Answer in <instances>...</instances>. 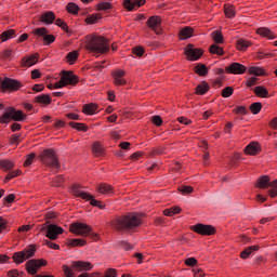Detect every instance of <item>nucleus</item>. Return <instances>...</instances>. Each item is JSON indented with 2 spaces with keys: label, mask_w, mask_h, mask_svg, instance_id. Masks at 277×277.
<instances>
[{
  "label": "nucleus",
  "mask_w": 277,
  "mask_h": 277,
  "mask_svg": "<svg viewBox=\"0 0 277 277\" xmlns=\"http://www.w3.org/2000/svg\"><path fill=\"white\" fill-rule=\"evenodd\" d=\"M110 226L117 233H133L135 228L142 226V217L137 213L130 212L114 219Z\"/></svg>",
  "instance_id": "f257e3e1"
},
{
  "label": "nucleus",
  "mask_w": 277,
  "mask_h": 277,
  "mask_svg": "<svg viewBox=\"0 0 277 277\" xmlns=\"http://www.w3.org/2000/svg\"><path fill=\"white\" fill-rule=\"evenodd\" d=\"M84 49L89 53L103 55L109 51V39L98 35H88L84 39Z\"/></svg>",
  "instance_id": "f03ea898"
},
{
  "label": "nucleus",
  "mask_w": 277,
  "mask_h": 277,
  "mask_svg": "<svg viewBox=\"0 0 277 277\" xmlns=\"http://www.w3.org/2000/svg\"><path fill=\"white\" fill-rule=\"evenodd\" d=\"M39 160L47 168H53L54 170H60V158H57V153L53 148L44 149L39 155Z\"/></svg>",
  "instance_id": "7ed1b4c3"
},
{
  "label": "nucleus",
  "mask_w": 277,
  "mask_h": 277,
  "mask_svg": "<svg viewBox=\"0 0 277 277\" xmlns=\"http://www.w3.org/2000/svg\"><path fill=\"white\" fill-rule=\"evenodd\" d=\"M25 122L27 115H24L23 110H17L13 106L5 109V113L0 117V124H10V122Z\"/></svg>",
  "instance_id": "20e7f679"
},
{
  "label": "nucleus",
  "mask_w": 277,
  "mask_h": 277,
  "mask_svg": "<svg viewBox=\"0 0 277 277\" xmlns=\"http://www.w3.org/2000/svg\"><path fill=\"white\" fill-rule=\"evenodd\" d=\"M77 83H79V78L74 71L63 70L61 79L54 83V90L66 88V85H77Z\"/></svg>",
  "instance_id": "39448f33"
},
{
  "label": "nucleus",
  "mask_w": 277,
  "mask_h": 277,
  "mask_svg": "<svg viewBox=\"0 0 277 277\" xmlns=\"http://www.w3.org/2000/svg\"><path fill=\"white\" fill-rule=\"evenodd\" d=\"M256 187H259V189H268L269 187L271 189L268 190V195L271 198L277 197V180L271 182L269 176L263 175L258 179Z\"/></svg>",
  "instance_id": "423d86ee"
},
{
  "label": "nucleus",
  "mask_w": 277,
  "mask_h": 277,
  "mask_svg": "<svg viewBox=\"0 0 277 277\" xmlns=\"http://www.w3.org/2000/svg\"><path fill=\"white\" fill-rule=\"evenodd\" d=\"M34 256H36V246L31 245L29 248H26L23 251L15 252L12 259L13 263L21 265Z\"/></svg>",
  "instance_id": "0eeeda50"
},
{
  "label": "nucleus",
  "mask_w": 277,
  "mask_h": 277,
  "mask_svg": "<svg viewBox=\"0 0 277 277\" xmlns=\"http://www.w3.org/2000/svg\"><path fill=\"white\" fill-rule=\"evenodd\" d=\"M23 88V82L12 79V78H4L0 82V92L5 94V92H18Z\"/></svg>",
  "instance_id": "6e6552de"
},
{
  "label": "nucleus",
  "mask_w": 277,
  "mask_h": 277,
  "mask_svg": "<svg viewBox=\"0 0 277 277\" xmlns=\"http://www.w3.org/2000/svg\"><path fill=\"white\" fill-rule=\"evenodd\" d=\"M69 233L77 235L78 237H90L92 234V226L85 223H72L69 225Z\"/></svg>",
  "instance_id": "1a4fd4ad"
},
{
  "label": "nucleus",
  "mask_w": 277,
  "mask_h": 277,
  "mask_svg": "<svg viewBox=\"0 0 277 277\" xmlns=\"http://www.w3.org/2000/svg\"><path fill=\"white\" fill-rule=\"evenodd\" d=\"M48 262L44 259H32L26 262V272L29 276H36L40 267H47Z\"/></svg>",
  "instance_id": "9d476101"
},
{
  "label": "nucleus",
  "mask_w": 277,
  "mask_h": 277,
  "mask_svg": "<svg viewBox=\"0 0 277 277\" xmlns=\"http://www.w3.org/2000/svg\"><path fill=\"white\" fill-rule=\"evenodd\" d=\"M161 23H162L161 16L153 15L147 19L146 25L148 29L154 31L157 36H161L162 34Z\"/></svg>",
  "instance_id": "9b49d317"
},
{
  "label": "nucleus",
  "mask_w": 277,
  "mask_h": 277,
  "mask_svg": "<svg viewBox=\"0 0 277 277\" xmlns=\"http://www.w3.org/2000/svg\"><path fill=\"white\" fill-rule=\"evenodd\" d=\"M49 30L45 27L36 28L34 30V36H38V38H43V44L49 47V44H53L55 42L54 35H48Z\"/></svg>",
  "instance_id": "f8f14e48"
},
{
  "label": "nucleus",
  "mask_w": 277,
  "mask_h": 277,
  "mask_svg": "<svg viewBox=\"0 0 277 277\" xmlns=\"http://www.w3.org/2000/svg\"><path fill=\"white\" fill-rule=\"evenodd\" d=\"M190 230H194V233H197L198 235H215V228L212 225H205L202 223L190 226Z\"/></svg>",
  "instance_id": "ddd939ff"
},
{
  "label": "nucleus",
  "mask_w": 277,
  "mask_h": 277,
  "mask_svg": "<svg viewBox=\"0 0 277 277\" xmlns=\"http://www.w3.org/2000/svg\"><path fill=\"white\" fill-rule=\"evenodd\" d=\"M60 235H64V229L62 226H57L55 224H50L47 227V234L45 237L50 239L51 241H55L58 239Z\"/></svg>",
  "instance_id": "4468645a"
},
{
  "label": "nucleus",
  "mask_w": 277,
  "mask_h": 277,
  "mask_svg": "<svg viewBox=\"0 0 277 277\" xmlns=\"http://www.w3.org/2000/svg\"><path fill=\"white\" fill-rule=\"evenodd\" d=\"M70 194L72 196H75L76 198H81V200H85V202H88L89 198H92V195L89 193H85L83 190V186H81L79 184H72L70 186Z\"/></svg>",
  "instance_id": "2eb2a0df"
},
{
  "label": "nucleus",
  "mask_w": 277,
  "mask_h": 277,
  "mask_svg": "<svg viewBox=\"0 0 277 277\" xmlns=\"http://www.w3.org/2000/svg\"><path fill=\"white\" fill-rule=\"evenodd\" d=\"M126 75H127V71L124 69H117L113 71L111 77H113L114 85H118V87L127 85V79H124Z\"/></svg>",
  "instance_id": "dca6fc26"
},
{
  "label": "nucleus",
  "mask_w": 277,
  "mask_h": 277,
  "mask_svg": "<svg viewBox=\"0 0 277 277\" xmlns=\"http://www.w3.org/2000/svg\"><path fill=\"white\" fill-rule=\"evenodd\" d=\"M187 60L190 62H198L200 57H202V50L194 48V45L188 44L186 50H185Z\"/></svg>",
  "instance_id": "f3484780"
},
{
  "label": "nucleus",
  "mask_w": 277,
  "mask_h": 277,
  "mask_svg": "<svg viewBox=\"0 0 277 277\" xmlns=\"http://www.w3.org/2000/svg\"><path fill=\"white\" fill-rule=\"evenodd\" d=\"M94 265L90 262H83V261H74L71 263V269L74 272H91L93 269Z\"/></svg>",
  "instance_id": "a211bd4d"
},
{
  "label": "nucleus",
  "mask_w": 277,
  "mask_h": 277,
  "mask_svg": "<svg viewBox=\"0 0 277 277\" xmlns=\"http://www.w3.org/2000/svg\"><path fill=\"white\" fill-rule=\"evenodd\" d=\"M40 60V54L34 53L29 56H25L21 61L22 68H31V66H36V63Z\"/></svg>",
  "instance_id": "6ab92c4d"
},
{
  "label": "nucleus",
  "mask_w": 277,
  "mask_h": 277,
  "mask_svg": "<svg viewBox=\"0 0 277 277\" xmlns=\"http://www.w3.org/2000/svg\"><path fill=\"white\" fill-rule=\"evenodd\" d=\"M226 72L229 75H243L247 68L241 63H233L229 66L225 67Z\"/></svg>",
  "instance_id": "aec40b11"
},
{
  "label": "nucleus",
  "mask_w": 277,
  "mask_h": 277,
  "mask_svg": "<svg viewBox=\"0 0 277 277\" xmlns=\"http://www.w3.org/2000/svg\"><path fill=\"white\" fill-rule=\"evenodd\" d=\"M146 4V0H124L123 8L131 12V10H135V8H142V5Z\"/></svg>",
  "instance_id": "412c9836"
},
{
  "label": "nucleus",
  "mask_w": 277,
  "mask_h": 277,
  "mask_svg": "<svg viewBox=\"0 0 277 277\" xmlns=\"http://www.w3.org/2000/svg\"><path fill=\"white\" fill-rule=\"evenodd\" d=\"M96 192L103 194L104 196H114V186L107 183H101L96 186Z\"/></svg>",
  "instance_id": "4be33fe9"
},
{
  "label": "nucleus",
  "mask_w": 277,
  "mask_h": 277,
  "mask_svg": "<svg viewBox=\"0 0 277 277\" xmlns=\"http://www.w3.org/2000/svg\"><path fill=\"white\" fill-rule=\"evenodd\" d=\"M40 23H43V25H53L55 23V13L53 11L42 13L40 15Z\"/></svg>",
  "instance_id": "5701e85b"
},
{
  "label": "nucleus",
  "mask_w": 277,
  "mask_h": 277,
  "mask_svg": "<svg viewBox=\"0 0 277 277\" xmlns=\"http://www.w3.org/2000/svg\"><path fill=\"white\" fill-rule=\"evenodd\" d=\"M35 103L38 105H42L43 107H47L53 103V98H51V95L49 94H40L35 97Z\"/></svg>",
  "instance_id": "b1692460"
},
{
  "label": "nucleus",
  "mask_w": 277,
  "mask_h": 277,
  "mask_svg": "<svg viewBox=\"0 0 277 277\" xmlns=\"http://www.w3.org/2000/svg\"><path fill=\"white\" fill-rule=\"evenodd\" d=\"M193 36H194V28L189 26L182 28L177 34L179 40H189V38H192Z\"/></svg>",
  "instance_id": "393cba45"
},
{
  "label": "nucleus",
  "mask_w": 277,
  "mask_h": 277,
  "mask_svg": "<svg viewBox=\"0 0 277 277\" xmlns=\"http://www.w3.org/2000/svg\"><path fill=\"white\" fill-rule=\"evenodd\" d=\"M88 245V240L83 238H69L67 239V246L69 248H83V246Z\"/></svg>",
  "instance_id": "a878e982"
},
{
  "label": "nucleus",
  "mask_w": 277,
  "mask_h": 277,
  "mask_svg": "<svg viewBox=\"0 0 277 277\" xmlns=\"http://www.w3.org/2000/svg\"><path fill=\"white\" fill-rule=\"evenodd\" d=\"M91 150L94 157H103L105 155V148H103V144L100 141L92 144Z\"/></svg>",
  "instance_id": "bb28decb"
},
{
  "label": "nucleus",
  "mask_w": 277,
  "mask_h": 277,
  "mask_svg": "<svg viewBox=\"0 0 277 277\" xmlns=\"http://www.w3.org/2000/svg\"><path fill=\"white\" fill-rule=\"evenodd\" d=\"M256 34L259 36H263V38H268V40H274L276 38V35H274V32L267 27L258 28Z\"/></svg>",
  "instance_id": "cd10ccee"
},
{
  "label": "nucleus",
  "mask_w": 277,
  "mask_h": 277,
  "mask_svg": "<svg viewBox=\"0 0 277 277\" xmlns=\"http://www.w3.org/2000/svg\"><path fill=\"white\" fill-rule=\"evenodd\" d=\"M96 109H98V105L94 103L85 104L82 107V114H85V116H94V114H96Z\"/></svg>",
  "instance_id": "c85d7f7f"
},
{
  "label": "nucleus",
  "mask_w": 277,
  "mask_h": 277,
  "mask_svg": "<svg viewBox=\"0 0 277 277\" xmlns=\"http://www.w3.org/2000/svg\"><path fill=\"white\" fill-rule=\"evenodd\" d=\"M255 96L260 98H269V91L265 89L263 85H258L253 89Z\"/></svg>",
  "instance_id": "c756f323"
},
{
  "label": "nucleus",
  "mask_w": 277,
  "mask_h": 277,
  "mask_svg": "<svg viewBox=\"0 0 277 277\" xmlns=\"http://www.w3.org/2000/svg\"><path fill=\"white\" fill-rule=\"evenodd\" d=\"M65 10L68 14H71V16H77V14H79V10L80 8L78 6L77 3L75 2H69L67 3V5L65 6Z\"/></svg>",
  "instance_id": "7c9ffc66"
},
{
  "label": "nucleus",
  "mask_w": 277,
  "mask_h": 277,
  "mask_svg": "<svg viewBox=\"0 0 277 277\" xmlns=\"http://www.w3.org/2000/svg\"><path fill=\"white\" fill-rule=\"evenodd\" d=\"M101 18H103V14L93 13L84 19V23H87V25H96V23H98V21H101Z\"/></svg>",
  "instance_id": "2f4dec72"
},
{
  "label": "nucleus",
  "mask_w": 277,
  "mask_h": 277,
  "mask_svg": "<svg viewBox=\"0 0 277 277\" xmlns=\"http://www.w3.org/2000/svg\"><path fill=\"white\" fill-rule=\"evenodd\" d=\"M248 75H253L254 77L265 76V69L256 66H251L248 68Z\"/></svg>",
  "instance_id": "473e14b6"
},
{
  "label": "nucleus",
  "mask_w": 277,
  "mask_h": 277,
  "mask_svg": "<svg viewBox=\"0 0 277 277\" xmlns=\"http://www.w3.org/2000/svg\"><path fill=\"white\" fill-rule=\"evenodd\" d=\"M224 12L226 18H235L237 11L235 10V6L232 4H225L224 5Z\"/></svg>",
  "instance_id": "72a5a7b5"
},
{
  "label": "nucleus",
  "mask_w": 277,
  "mask_h": 277,
  "mask_svg": "<svg viewBox=\"0 0 277 277\" xmlns=\"http://www.w3.org/2000/svg\"><path fill=\"white\" fill-rule=\"evenodd\" d=\"M0 168L4 172H9V170H12L14 168V161L8 160V159H1L0 160Z\"/></svg>",
  "instance_id": "f704fd0d"
},
{
  "label": "nucleus",
  "mask_w": 277,
  "mask_h": 277,
  "mask_svg": "<svg viewBox=\"0 0 277 277\" xmlns=\"http://www.w3.org/2000/svg\"><path fill=\"white\" fill-rule=\"evenodd\" d=\"M13 36H16V30H14V29H9V30L3 31V32L0 35V40H1V42H8V40H11V38H12Z\"/></svg>",
  "instance_id": "c9c22d12"
},
{
  "label": "nucleus",
  "mask_w": 277,
  "mask_h": 277,
  "mask_svg": "<svg viewBox=\"0 0 277 277\" xmlns=\"http://www.w3.org/2000/svg\"><path fill=\"white\" fill-rule=\"evenodd\" d=\"M68 126L71 128V129H76V131H82L83 133H87L88 131V126H85V123H79V122H75V121H70L68 123Z\"/></svg>",
  "instance_id": "e433bc0d"
},
{
  "label": "nucleus",
  "mask_w": 277,
  "mask_h": 277,
  "mask_svg": "<svg viewBox=\"0 0 277 277\" xmlns=\"http://www.w3.org/2000/svg\"><path fill=\"white\" fill-rule=\"evenodd\" d=\"M247 155H258L259 154V143H251L245 148Z\"/></svg>",
  "instance_id": "4c0bfd02"
},
{
  "label": "nucleus",
  "mask_w": 277,
  "mask_h": 277,
  "mask_svg": "<svg viewBox=\"0 0 277 277\" xmlns=\"http://www.w3.org/2000/svg\"><path fill=\"white\" fill-rule=\"evenodd\" d=\"M22 174H23V171H21V169H16L15 171H10L4 177L3 183H10L12 179H16V176H21Z\"/></svg>",
  "instance_id": "58836bf2"
},
{
  "label": "nucleus",
  "mask_w": 277,
  "mask_h": 277,
  "mask_svg": "<svg viewBox=\"0 0 277 277\" xmlns=\"http://www.w3.org/2000/svg\"><path fill=\"white\" fill-rule=\"evenodd\" d=\"M256 250H259V246L248 247L240 253V259H248V256H250V254L253 252H256Z\"/></svg>",
  "instance_id": "ea45409f"
},
{
  "label": "nucleus",
  "mask_w": 277,
  "mask_h": 277,
  "mask_svg": "<svg viewBox=\"0 0 277 277\" xmlns=\"http://www.w3.org/2000/svg\"><path fill=\"white\" fill-rule=\"evenodd\" d=\"M209 92V84L207 82H201L199 85L196 87V94L202 96Z\"/></svg>",
  "instance_id": "a19ab883"
},
{
  "label": "nucleus",
  "mask_w": 277,
  "mask_h": 277,
  "mask_svg": "<svg viewBox=\"0 0 277 277\" xmlns=\"http://www.w3.org/2000/svg\"><path fill=\"white\" fill-rule=\"evenodd\" d=\"M195 72L199 75L200 77H207L209 69L206 67L205 64H198L195 67Z\"/></svg>",
  "instance_id": "79ce46f5"
},
{
  "label": "nucleus",
  "mask_w": 277,
  "mask_h": 277,
  "mask_svg": "<svg viewBox=\"0 0 277 277\" xmlns=\"http://www.w3.org/2000/svg\"><path fill=\"white\" fill-rule=\"evenodd\" d=\"M66 60H67L68 64H70V65L75 64V62H77V60H79V52L71 51V52L67 53Z\"/></svg>",
  "instance_id": "37998d69"
},
{
  "label": "nucleus",
  "mask_w": 277,
  "mask_h": 277,
  "mask_svg": "<svg viewBox=\"0 0 277 277\" xmlns=\"http://www.w3.org/2000/svg\"><path fill=\"white\" fill-rule=\"evenodd\" d=\"M250 47V41L246 39H239L237 41V49L238 51H246Z\"/></svg>",
  "instance_id": "c03bdc74"
},
{
  "label": "nucleus",
  "mask_w": 277,
  "mask_h": 277,
  "mask_svg": "<svg viewBox=\"0 0 277 277\" xmlns=\"http://www.w3.org/2000/svg\"><path fill=\"white\" fill-rule=\"evenodd\" d=\"M261 109H263V104H261V102H255L250 105V110L254 115L260 114Z\"/></svg>",
  "instance_id": "a18cd8bd"
},
{
  "label": "nucleus",
  "mask_w": 277,
  "mask_h": 277,
  "mask_svg": "<svg viewBox=\"0 0 277 277\" xmlns=\"http://www.w3.org/2000/svg\"><path fill=\"white\" fill-rule=\"evenodd\" d=\"M210 53H212L213 55H224V49H222L217 44H212L210 47Z\"/></svg>",
  "instance_id": "49530a36"
},
{
  "label": "nucleus",
  "mask_w": 277,
  "mask_h": 277,
  "mask_svg": "<svg viewBox=\"0 0 277 277\" xmlns=\"http://www.w3.org/2000/svg\"><path fill=\"white\" fill-rule=\"evenodd\" d=\"M21 137H22V135L21 134H18V133H16V134H13L11 137H10V140H9V144L11 145V146H18V144H21Z\"/></svg>",
  "instance_id": "de8ad7c7"
},
{
  "label": "nucleus",
  "mask_w": 277,
  "mask_h": 277,
  "mask_svg": "<svg viewBox=\"0 0 277 277\" xmlns=\"http://www.w3.org/2000/svg\"><path fill=\"white\" fill-rule=\"evenodd\" d=\"M89 201L92 207H97V209H105V205H103L101 200H96L94 196H92V198H89L88 202Z\"/></svg>",
  "instance_id": "09e8293b"
},
{
  "label": "nucleus",
  "mask_w": 277,
  "mask_h": 277,
  "mask_svg": "<svg viewBox=\"0 0 277 277\" xmlns=\"http://www.w3.org/2000/svg\"><path fill=\"white\" fill-rule=\"evenodd\" d=\"M96 10L98 12H104L105 10H111V3L109 2H100L96 4Z\"/></svg>",
  "instance_id": "8fccbe9b"
},
{
  "label": "nucleus",
  "mask_w": 277,
  "mask_h": 277,
  "mask_svg": "<svg viewBox=\"0 0 277 277\" xmlns=\"http://www.w3.org/2000/svg\"><path fill=\"white\" fill-rule=\"evenodd\" d=\"M64 185V175H57L52 181V187H62Z\"/></svg>",
  "instance_id": "3c124183"
},
{
  "label": "nucleus",
  "mask_w": 277,
  "mask_h": 277,
  "mask_svg": "<svg viewBox=\"0 0 277 277\" xmlns=\"http://www.w3.org/2000/svg\"><path fill=\"white\" fill-rule=\"evenodd\" d=\"M34 159H36V154L30 153L26 156V160L24 161V168H29L34 163Z\"/></svg>",
  "instance_id": "603ef678"
},
{
  "label": "nucleus",
  "mask_w": 277,
  "mask_h": 277,
  "mask_svg": "<svg viewBox=\"0 0 277 277\" xmlns=\"http://www.w3.org/2000/svg\"><path fill=\"white\" fill-rule=\"evenodd\" d=\"M177 190L180 192V194L182 196H187V194H192L194 192V187H192V186H180L177 188Z\"/></svg>",
  "instance_id": "864d4df0"
},
{
  "label": "nucleus",
  "mask_w": 277,
  "mask_h": 277,
  "mask_svg": "<svg viewBox=\"0 0 277 277\" xmlns=\"http://www.w3.org/2000/svg\"><path fill=\"white\" fill-rule=\"evenodd\" d=\"M55 25L57 27H61V29H63V31H65L66 34H68L69 29H68V24H66V22H64L62 18H58L55 21Z\"/></svg>",
  "instance_id": "5fc2aeb1"
},
{
  "label": "nucleus",
  "mask_w": 277,
  "mask_h": 277,
  "mask_svg": "<svg viewBox=\"0 0 277 277\" xmlns=\"http://www.w3.org/2000/svg\"><path fill=\"white\" fill-rule=\"evenodd\" d=\"M6 276L9 277H23L25 276V272H21L18 269H11L8 272Z\"/></svg>",
  "instance_id": "6e6d98bb"
},
{
  "label": "nucleus",
  "mask_w": 277,
  "mask_h": 277,
  "mask_svg": "<svg viewBox=\"0 0 277 277\" xmlns=\"http://www.w3.org/2000/svg\"><path fill=\"white\" fill-rule=\"evenodd\" d=\"M233 92H234L233 87H227L222 90L221 94H222L223 98H228V97L233 96Z\"/></svg>",
  "instance_id": "4d7b16f0"
},
{
  "label": "nucleus",
  "mask_w": 277,
  "mask_h": 277,
  "mask_svg": "<svg viewBox=\"0 0 277 277\" xmlns=\"http://www.w3.org/2000/svg\"><path fill=\"white\" fill-rule=\"evenodd\" d=\"M132 53L133 55H136V57H142L145 53V50L142 47H135L132 49Z\"/></svg>",
  "instance_id": "13d9d810"
},
{
  "label": "nucleus",
  "mask_w": 277,
  "mask_h": 277,
  "mask_svg": "<svg viewBox=\"0 0 277 277\" xmlns=\"http://www.w3.org/2000/svg\"><path fill=\"white\" fill-rule=\"evenodd\" d=\"M151 122L153 124H155L156 127H161L163 124V119H161V116L156 115L151 117Z\"/></svg>",
  "instance_id": "bf43d9fd"
},
{
  "label": "nucleus",
  "mask_w": 277,
  "mask_h": 277,
  "mask_svg": "<svg viewBox=\"0 0 277 277\" xmlns=\"http://www.w3.org/2000/svg\"><path fill=\"white\" fill-rule=\"evenodd\" d=\"M12 53H13L12 50L6 49L0 53V57L1 60H10V57H12Z\"/></svg>",
  "instance_id": "052dcab7"
},
{
  "label": "nucleus",
  "mask_w": 277,
  "mask_h": 277,
  "mask_svg": "<svg viewBox=\"0 0 277 277\" xmlns=\"http://www.w3.org/2000/svg\"><path fill=\"white\" fill-rule=\"evenodd\" d=\"M198 264V260H196V258H187L185 260V265H187V267H195V265Z\"/></svg>",
  "instance_id": "680f3d73"
},
{
  "label": "nucleus",
  "mask_w": 277,
  "mask_h": 277,
  "mask_svg": "<svg viewBox=\"0 0 277 277\" xmlns=\"http://www.w3.org/2000/svg\"><path fill=\"white\" fill-rule=\"evenodd\" d=\"M213 40L216 44H222V42H224V36H222V32H215Z\"/></svg>",
  "instance_id": "e2e57ef3"
},
{
  "label": "nucleus",
  "mask_w": 277,
  "mask_h": 277,
  "mask_svg": "<svg viewBox=\"0 0 277 277\" xmlns=\"http://www.w3.org/2000/svg\"><path fill=\"white\" fill-rule=\"evenodd\" d=\"M63 272L65 277H75V273H72V268L68 267L67 265H63Z\"/></svg>",
  "instance_id": "0e129e2a"
},
{
  "label": "nucleus",
  "mask_w": 277,
  "mask_h": 277,
  "mask_svg": "<svg viewBox=\"0 0 277 277\" xmlns=\"http://www.w3.org/2000/svg\"><path fill=\"white\" fill-rule=\"evenodd\" d=\"M256 81H259V78L256 77L248 78V80L246 81L247 88H252L253 85H256Z\"/></svg>",
  "instance_id": "69168bd1"
},
{
  "label": "nucleus",
  "mask_w": 277,
  "mask_h": 277,
  "mask_svg": "<svg viewBox=\"0 0 277 277\" xmlns=\"http://www.w3.org/2000/svg\"><path fill=\"white\" fill-rule=\"evenodd\" d=\"M54 129H64L66 127V121L56 120L53 124Z\"/></svg>",
  "instance_id": "338daca9"
},
{
  "label": "nucleus",
  "mask_w": 277,
  "mask_h": 277,
  "mask_svg": "<svg viewBox=\"0 0 277 277\" xmlns=\"http://www.w3.org/2000/svg\"><path fill=\"white\" fill-rule=\"evenodd\" d=\"M57 217V214L53 211H48L44 214V220H55Z\"/></svg>",
  "instance_id": "774afa93"
}]
</instances>
